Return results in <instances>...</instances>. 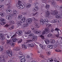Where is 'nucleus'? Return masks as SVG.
<instances>
[{"label":"nucleus","instance_id":"obj_10","mask_svg":"<svg viewBox=\"0 0 62 62\" xmlns=\"http://www.w3.org/2000/svg\"><path fill=\"white\" fill-rule=\"evenodd\" d=\"M51 4L53 6L54 8H56L57 7V5L55 4V2L53 0H52L51 2Z\"/></svg>","mask_w":62,"mask_h":62},{"label":"nucleus","instance_id":"obj_44","mask_svg":"<svg viewBox=\"0 0 62 62\" xmlns=\"http://www.w3.org/2000/svg\"><path fill=\"white\" fill-rule=\"evenodd\" d=\"M51 42V43H54L55 42V41L54 40H52Z\"/></svg>","mask_w":62,"mask_h":62},{"label":"nucleus","instance_id":"obj_24","mask_svg":"<svg viewBox=\"0 0 62 62\" xmlns=\"http://www.w3.org/2000/svg\"><path fill=\"white\" fill-rule=\"evenodd\" d=\"M45 41L46 43V44H47L49 43H50V41L48 39H46L45 40Z\"/></svg>","mask_w":62,"mask_h":62},{"label":"nucleus","instance_id":"obj_35","mask_svg":"<svg viewBox=\"0 0 62 62\" xmlns=\"http://www.w3.org/2000/svg\"><path fill=\"white\" fill-rule=\"evenodd\" d=\"M39 46L40 47L42 48V49H43V50H44V49H45V48L41 44H40L39 45Z\"/></svg>","mask_w":62,"mask_h":62},{"label":"nucleus","instance_id":"obj_31","mask_svg":"<svg viewBox=\"0 0 62 62\" xmlns=\"http://www.w3.org/2000/svg\"><path fill=\"white\" fill-rule=\"evenodd\" d=\"M53 34H49L47 35V37L48 38H51V37H52Z\"/></svg>","mask_w":62,"mask_h":62},{"label":"nucleus","instance_id":"obj_49","mask_svg":"<svg viewBox=\"0 0 62 62\" xmlns=\"http://www.w3.org/2000/svg\"><path fill=\"white\" fill-rule=\"evenodd\" d=\"M10 23H11V24H13L14 23V22L13 21H10Z\"/></svg>","mask_w":62,"mask_h":62},{"label":"nucleus","instance_id":"obj_29","mask_svg":"<svg viewBox=\"0 0 62 62\" xmlns=\"http://www.w3.org/2000/svg\"><path fill=\"white\" fill-rule=\"evenodd\" d=\"M0 24L1 25H4V24H6V23L4 22H1L0 23Z\"/></svg>","mask_w":62,"mask_h":62},{"label":"nucleus","instance_id":"obj_2","mask_svg":"<svg viewBox=\"0 0 62 62\" xmlns=\"http://www.w3.org/2000/svg\"><path fill=\"white\" fill-rule=\"evenodd\" d=\"M28 37L33 38L32 39V40H33V41H35L37 40V37L36 36H35L34 35L33 33H32L28 35Z\"/></svg>","mask_w":62,"mask_h":62},{"label":"nucleus","instance_id":"obj_60","mask_svg":"<svg viewBox=\"0 0 62 62\" xmlns=\"http://www.w3.org/2000/svg\"><path fill=\"white\" fill-rule=\"evenodd\" d=\"M28 33L29 34H30V33H31V31H28Z\"/></svg>","mask_w":62,"mask_h":62},{"label":"nucleus","instance_id":"obj_17","mask_svg":"<svg viewBox=\"0 0 62 62\" xmlns=\"http://www.w3.org/2000/svg\"><path fill=\"white\" fill-rule=\"evenodd\" d=\"M31 5L29 3H27L26 5V8H29L31 7Z\"/></svg>","mask_w":62,"mask_h":62},{"label":"nucleus","instance_id":"obj_39","mask_svg":"<svg viewBox=\"0 0 62 62\" xmlns=\"http://www.w3.org/2000/svg\"><path fill=\"white\" fill-rule=\"evenodd\" d=\"M32 41V40H28L27 42H26V43H29L30 42H31Z\"/></svg>","mask_w":62,"mask_h":62},{"label":"nucleus","instance_id":"obj_28","mask_svg":"<svg viewBox=\"0 0 62 62\" xmlns=\"http://www.w3.org/2000/svg\"><path fill=\"white\" fill-rule=\"evenodd\" d=\"M21 24H22V22L20 21H19L17 23V24L18 26H20L21 25Z\"/></svg>","mask_w":62,"mask_h":62},{"label":"nucleus","instance_id":"obj_37","mask_svg":"<svg viewBox=\"0 0 62 62\" xmlns=\"http://www.w3.org/2000/svg\"><path fill=\"white\" fill-rule=\"evenodd\" d=\"M46 26L47 27H51V24H46Z\"/></svg>","mask_w":62,"mask_h":62},{"label":"nucleus","instance_id":"obj_62","mask_svg":"<svg viewBox=\"0 0 62 62\" xmlns=\"http://www.w3.org/2000/svg\"><path fill=\"white\" fill-rule=\"evenodd\" d=\"M19 54L20 55H22V52H20L19 53Z\"/></svg>","mask_w":62,"mask_h":62},{"label":"nucleus","instance_id":"obj_51","mask_svg":"<svg viewBox=\"0 0 62 62\" xmlns=\"http://www.w3.org/2000/svg\"><path fill=\"white\" fill-rule=\"evenodd\" d=\"M22 39H20V41L18 42V43H21L22 41Z\"/></svg>","mask_w":62,"mask_h":62},{"label":"nucleus","instance_id":"obj_57","mask_svg":"<svg viewBox=\"0 0 62 62\" xmlns=\"http://www.w3.org/2000/svg\"><path fill=\"white\" fill-rule=\"evenodd\" d=\"M59 8L60 9H62V5H61L60 6Z\"/></svg>","mask_w":62,"mask_h":62},{"label":"nucleus","instance_id":"obj_50","mask_svg":"<svg viewBox=\"0 0 62 62\" xmlns=\"http://www.w3.org/2000/svg\"><path fill=\"white\" fill-rule=\"evenodd\" d=\"M38 12H36V13H35V14H33V13L32 14H33V15H32V16H35V15H36V14H38Z\"/></svg>","mask_w":62,"mask_h":62},{"label":"nucleus","instance_id":"obj_52","mask_svg":"<svg viewBox=\"0 0 62 62\" xmlns=\"http://www.w3.org/2000/svg\"><path fill=\"white\" fill-rule=\"evenodd\" d=\"M33 21H37V20L36 18H35L33 17Z\"/></svg>","mask_w":62,"mask_h":62},{"label":"nucleus","instance_id":"obj_13","mask_svg":"<svg viewBox=\"0 0 62 62\" xmlns=\"http://www.w3.org/2000/svg\"><path fill=\"white\" fill-rule=\"evenodd\" d=\"M23 32L21 30H19L17 32V33L18 34V35H22V34Z\"/></svg>","mask_w":62,"mask_h":62},{"label":"nucleus","instance_id":"obj_32","mask_svg":"<svg viewBox=\"0 0 62 62\" xmlns=\"http://www.w3.org/2000/svg\"><path fill=\"white\" fill-rule=\"evenodd\" d=\"M47 47L48 48H49L50 49H52L53 48V46H52V45H48L47 46Z\"/></svg>","mask_w":62,"mask_h":62},{"label":"nucleus","instance_id":"obj_26","mask_svg":"<svg viewBox=\"0 0 62 62\" xmlns=\"http://www.w3.org/2000/svg\"><path fill=\"white\" fill-rule=\"evenodd\" d=\"M23 17V16L21 15H19L18 17V19L19 20H20Z\"/></svg>","mask_w":62,"mask_h":62},{"label":"nucleus","instance_id":"obj_30","mask_svg":"<svg viewBox=\"0 0 62 62\" xmlns=\"http://www.w3.org/2000/svg\"><path fill=\"white\" fill-rule=\"evenodd\" d=\"M34 32H35L36 33V34H39V33H40V34H41V32L40 31H34Z\"/></svg>","mask_w":62,"mask_h":62},{"label":"nucleus","instance_id":"obj_21","mask_svg":"<svg viewBox=\"0 0 62 62\" xmlns=\"http://www.w3.org/2000/svg\"><path fill=\"white\" fill-rule=\"evenodd\" d=\"M26 20V18L25 17H23L21 19V21H22V23H23V22H25V21Z\"/></svg>","mask_w":62,"mask_h":62},{"label":"nucleus","instance_id":"obj_54","mask_svg":"<svg viewBox=\"0 0 62 62\" xmlns=\"http://www.w3.org/2000/svg\"><path fill=\"white\" fill-rule=\"evenodd\" d=\"M56 17L57 18H61V17H60V16H56Z\"/></svg>","mask_w":62,"mask_h":62},{"label":"nucleus","instance_id":"obj_18","mask_svg":"<svg viewBox=\"0 0 62 62\" xmlns=\"http://www.w3.org/2000/svg\"><path fill=\"white\" fill-rule=\"evenodd\" d=\"M35 23V25L37 27V28H39V27L40 26V24L37 23Z\"/></svg>","mask_w":62,"mask_h":62},{"label":"nucleus","instance_id":"obj_47","mask_svg":"<svg viewBox=\"0 0 62 62\" xmlns=\"http://www.w3.org/2000/svg\"><path fill=\"white\" fill-rule=\"evenodd\" d=\"M47 55H50V52L47 51Z\"/></svg>","mask_w":62,"mask_h":62},{"label":"nucleus","instance_id":"obj_40","mask_svg":"<svg viewBox=\"0 0 62 62\" xmlns=\"http://www.w3.org/2000/svg\"><path fill=\"white\" fill-rule=\"evenodd\" d=\"M56 52H62V51L60 50L59 49H56L55 50Z\"/></svg>","mask_w":62,"mask_h":62},{"label":"nucleus","instance_id":"obj_1","mask_svg":"<svg viewBox=\"0 0 62 62\" xmlns=\"http://www.w3.org/2000/svg\"><path fill=\"white\" fill-rule=\"evenodd\" d=\"M16 7H17V8L22 9L23 8H24V5L22 4V2L20 1H19L18 3H17L16 5Z\"/></svg>","mask_w":62,"mask_h":62},{"label":"nucleus","instance_id":"obj_46","mask_svg":"<svg viewBox=\"0 0 62 62\" xmlns=\"http://www.w3.org/2000/svg\"><path fill=\"white\" fill-rule=\"evenodd\" d=\"M56 19H55L54 20H53V22L54 23H56Z\"/></svg>","mask_w":62,"mask_h":62},{"label":"nucleus","instance_id":"obj_5","mask_svg":"<svg viewBox=\"0 0 62 62\" xmlns=\"http://www.w3.org/2000/svg\"><path fill=\"white\" fill-rule=\"evenodd\" d=\"M50 32V31L47 29H46L45 31H43L42 32L43 35H44L46 34H48Z\"/></svg>","mask_w":62,"mask_h":62},{"label":"nucleus","instance_id":"obj_36","mask_svg":"<svg viewBox=\"0 0 62 62\" xmlns=\"http://www.w3.org/2000/svg\"><path fill=\"white\" fill-rule=\"evenodd\" d=\"M14 51H18L20 50V48L18 47H16L14 49Z\"/></svg>","mask_w":62,"mask_h":62},{"label":"nucleus","instance_id":"obj_20","mask_svg":"<svg viewBox=\"0 0 62 62\" xmlns=\"http://www.w3.org/2000/svg\"><path fill=\"white\" fill-rule=\"evenodd\" d=\"M14 28V27L13 26H9L8 27V30H12Z\"/></svg>","mask_w":62,"mask_h":62},{"label":"nucleus","instance_id":"obj_11","mask_svg":"<svg viewBox=\"0 0 62 62\" xmlns=\"http://www.w3.org/2000/svg\"><path fill=\"white\" fill-rule=\"evenodd\" d=\"M13 14H12V16H13L14 15H17V11L16 10H14L13 11Z\"/></svg>","mask_w":62,"mask_h":62},{"label":"nucleus","instance_id":"obj_59","mask_svg":"<svg viewBox=\"0 0 62 62\" xmlns=\"http://www.w3.org/2000/svg\"><path fill=\"white\" fill-rule=\"evenodd\" d=\"M55 30H59V29L58 28H56L55 29Z\"/></svg>","mask_w":62,"mask_h":62},{"label":"nucleus","instance_id":"obj_4","mask_svg":"<svg viewBox=\"0 0 62 62\" xmlns=\"http://www.w3.org/2000/svg\"><path fill=\"white\" fill-rule=\"evenodd\" d=\"M17 36V35L16 34H15V35H14L11 38L13 39H12V42H16V40L17 41H18V38L17 37H16V38H15V37H16Z\"/></svg>","mask_w":62,"mask_h":62},{"label":"nucleus","instance_id":"obj_3","mask_svg":"<svg viewBox=\"0 0 62 62\" xmlns=\"http://www.w3.org/2000/svg\"><path fill=\"white\" fill-rule=\"evenodd\" d=\"M40 22L41 24H43L44 23H48V20L47 19H44V20L40 19Z\"/></svg>","mask_w":62,"mask_h":62},{"label":"nucleus","instance_id":"obj_43","mask_svg":"<svg viewBox=\"0 0 62 62\" xmlns=\"http://www.w3.org/2000/svg\"><path fill=\"white\" fill-rule=\"evenodd\" d=\"M58 23H59L60 24H61L62 23L61 22V21L60 20H58Z\"/></svg>","mask_w":62,"mask_h":62},{"label":"nucleus","instance_id":"obj_42","mask_svg":"<svg viewBox=\"0 0 62 62\" xmlns=\"http://www.w3.org/2000/svg\"><path fill=\"white\" fill-rule=\"evenodd\" d=\"M28 24L27 23V24L23 25V26H24V27H26L27 26H28Z\"/></svg>","mask_w":62,"mask_h":62},{"label":"nucleus","instance_id":"obj_63","mask_svg":"<svg viewBox=\"0 0 62 62\" xmlns=\"http://www.w3.org/2000/svg\"><path fill=\"white\" fill-rule=\"evenodd\" d=\"M29 2L30 3H32V0H29Z\"/></svg>","mask_w":62,"mask_h":62},{"label":"nucleus","instance_id":"obj_23","mask_svg":"<svg viewBox=\"0 0 62 62\" xmlns=\"http://www.w3.org/2000/svg\"><path fill=\"white\" fill-rule=\"evenodd\" d=\"M6 12L7 13H8V14H9L11 12V9H8L6 11Z\"/></svg>","mask_w":62,"mask_h":62},{"label":"nucleus","instance_id":"obj_41","mask_svg":"<svg viewBox=\"0 0 62 62\" xmlns=\"http://www.w3.org/2000/svg\"><path fill=\"white\" fill-rule=\"evenodd\" d=\"M46 8L47 9H48L50 8V6L49 5H47L46 6Z\"/></svg>","mask_w":62,"mask_h":62},{"label":"nucleus","instance_id":"obj_45","mask_svg":"<svg viewBox=\"0 0 62 62\" xmlns=\"http://www.w3.org/2000/svg\"><path fill=\"white\" fill-rule=\"evenodd\" d=\"M40 37L42 39H44V36L42 35H41Z\"/></svg>","mask_w":62,"mask_h":62},{"label":"nucleus","instance_id":"obj_53","mask_svg":"<svg viewBox=\"0 0 62 62\" xmlns=\"http://www.w3.org/2000/svg\"><path fill=\"white\" fill-rule=\"evenodd\" d=\"M0 15H1V16H2V17H3V16H4V14L3 13L0 14Z\"/></svg>","mask_w":62,"mask_h":62},{"label":"nucleus","instance_id":"obj_16","mask_svg":"<svg viewBox=\"0 0 62 62\" xmlns=\"http://www.w3.org/2000/svg\"><path fill=\"white\" fill-rule=\"evenodd\" d=\"M22 49H24V50H25L26 49V48H27V47L24 44L22 45Z\"/></svg>","mask_w":62,"mask_h":62},{"label":"nucleus","instance_id":"obj_55","mask_svg":"<svg viewBox=\"0 0 62 62\" xmlns=\"http://www.w3.org/2000/svg\"><path fill=\"white\" fill-rule=\"evenodd\" d=\"M56 37H58L59 36V34H57L56 35Z\"/></svg>","mask_w":62,"mask_h":62},{"label":"nucleus","instance_id":"obj_27","mask_svg":"<svg viewBox=\"0 0 62 62\" xmlns=\"http://www.w3.org/2000/svg\"><path fill=\"white\" fill-rule=\"evenodd\" d=\"M11 42V41L10 40H7V43L8 44H10Z\"/></svg>","mask_w":62,"mask_h":62},{"label":"nucleus","instance_id":"obj_64","mask_svg":"<svg viewBox=\"0 0 62 62\" xmlns=\"http://www.w3.org/2000/svg\"><path fill=\"white\" fill-rule=\"evenodd\" d=\"M1 19L2 21H3L2 22H4L3 21H4L5 19L3 18H1Z\"/></svg>","mask_w":62,"mask_h":62},{"label":"nucleus","instance_id":"obj_25","mask_svg":"<svg viewBox=\"0 0 62 62\" xmlns=\"http://www.w3.org/2000/svg\"><path fill=\"white\" fill-rule=\"evenodd\" d=\"M4 8V6L3 5H1L0 6V10L3 9Z\"/></svg>","mask_w":62,"mask_h":62},{"label":"nucleus","instance_id":"obj_19","mask_svg":"<svg viewBox=\"0 0 62 62\" xmlns=\"http://www.w3.org/2000/svg\"><path fill=\"white\" fill-rule=\"evenodd\" d=\"M45 13L47 15L49 16L50 14V12L49 11L46 10Z\"/></svg>","mask_w":62,"mask_h":62},{"label":"nucleus","instance_id":"obj_48","mask_svg":"<svg viewBox=\"0 0 62 62\" xmlns=\"http://www.w3.org/2000/svg\"><path fill=\"white\" fill-rule=\"evenodd\" d=\"M10 44H11V46H14V45H15V44H14V43H13V42H11L10 43Z\"/></svg>","mask_w":62,"mask_h":62},{"label":"nucleus","instance_id":"obj_38","mask_svg":"<svg viewBox=\"0 0 62 62\" xmlns=\"http://www.w3.org/2000/svg\"><path fill=\"white\" fill-rule=\"evenodd\" d=\"M6 6H8V8H10L11 7L10 6V4H6Z\"/></svg>","mask_w":62,"mask_h":62},{"label":"nucleus","instance_id":"obj_12","mask_svg":"<svg viewBox=\"0 0 62 62\" xmlns=\"http://www.w3.org/2000/svg\"><path fill=\"white\" fill-rule=\"evenodd\" d=\"M58 14V12L56 10L52 12L53 15H57Z\"/></svg>","mask_w":62,"mask_h":62},{"label":"nucleus","instance_id":"obj_7","mask_svg":"<svg viewBox=\"0 0 62 62\" xmlns=\"http://www.w3.org/2000/svg\"><path fill=\"white\" fill-rule=\"evenodd\" d=\"M39 9V8H38V7L37 6L35 7H34L32 9L33 11L34 12H36Z\"/></svg>","mask_w":62,"mask_h":62},{"label":"nucleus","instance_id":"obj_9","mask_svg":"<svg viewBox=\"0 0 62 62\" xmlns=\"http://www.w3.org/2000/svg\"><path fill=\"white\" fill-rule=\"evenodd\" d=\"M2 34V33L0 34V39L1 40H3V39H5V37Z\"/></svg>","mask_w":62,"mask_h":62},{"label":"nucleus","instance_id":"obj_14","mask_svg":"<svg viewBox=\"0 0 62 62\" xmlns=\"http://www.w3.org/2000/svg\"><path fill=\"white\" fill-rule=\"evenodd\" d=\"M6 18L8 20H11L12 19L11 17L10 16H9L8 15L6 16Z\"/></svg>","mask_w":62,"mask_h":62},{"label":"nucleus","instance_id":"obj_34","mask_svg":"<svg viewBox=\"0 0 62 62\" xmlns=\"http://www.w3.org/2000/svg\"><path fill=\"white\" fill-rule=\"evenodd\" d=\"M3 46H0V51L3 52Z\"/></svg>","mask_w":62,"mask_h":62},{"label":"nucleus","instance_id":"obj_8","mask_svg":"<svg viewBox=\"0 0 62 62\" xmlns=\"http://www.w3.org/2000/svg\"><path fill=\"white\" fill-rule=\"evenodd\" d=\"M32 22V19L30 18L27 19L26 20V23L27 24L30 23Z\"/></svg>","mask_w":62,"mask_h":62},{"label":"nucleus","instance_id":"obj_58","mask_svg":"<svg viewBox=\"0 0 62 62\" xmlns=\"http://www.w3.org/2000/svg\"><path fill=\"white\" fill-rule=\"evenodd\" d=\"M7 37L8 39H9V38H10V36H9V35H7Z\"/></svg>","mask_w":62,"mask_h":62},{"label":"nucleus","instance_id":"obj_61","mask_svg":"<svg viewBox=\"0 0 62 62\" xmlns=\"http://www.w3.org/2000/svg\"><path fill=\"white\" fill-rule=\"evenodd\" d=\"M6 27H8V24H6L5 26Z\"/></svg>","mask_w":62,"mask_h":62},{"label":"nucleus","instance_id":"obj_33","mask_svg":"<svg viewBox=\"0 0 62 62\" xmlns=\"http://www.w3.org/2000/svg\"><path fill=\"white\" fill-rule=\"evenodd\" d=\"M25 61H26L25 59L23 58L21 60V62H25Z\"/></svg>","mask_w":62,"mask_h":62},{"label":"nucleus","instance_id":"obj_15","mask_svg":"<svg viewBox=\"0 0 62 62\" xmlns=\"http://www.w3.org/2000/svg\"><path fill=\"white\" fill-rule=\"evenodd\" d=\"M4 60H5V58H4V56H3L2 57H0V61H3L4 62Z\"/></svg>","mask_w":62,"mask_h":62},{"label":"nucleus","instance_id":"obj_6","mask_svg":"<svg viewBox=\"0 0 62 62\" xmlns=\"http://www.w3.org/2000/svg\"><path fill=\"white\" fill-rule=\"evenodd\" d=\"M7 53L8 54V55L10 57H11L12 55V52L11 50H7L6 51Z\"/></svg>","mask_w":62,"mask_h":62},{"label":"nucleus","instance_id":"obj_56","mask_svg":"<svg viewBox=\"0 0 62 62\" xmlns=\"http://www.w3.org/2000/svg\"><path fill=\"white\" fill-rule=\"evenodd\" d=\"M20 57L23 59V58H24V56H21Z\"/></svg>","mask_w":62,"mask_h":62},{"label":"nucleus","instance_id":"obj_22","mask_svg":"<svg viewBox=\"0 0 62 62\" xmlns=\"http://www.w3.org/2000/svg\"><path fill=\"white\" fill-rule=\"evenodd\" d=\"M28 46L29 47H34L33 44L32 43L28 44Z\"/></svg>","mask_w":62,"mask_h":62}]
</instances>
